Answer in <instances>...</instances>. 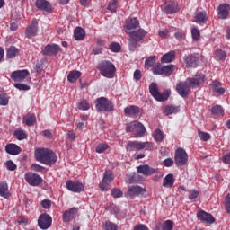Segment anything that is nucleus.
Segmentation results:
<instances>
[{"instance_id":"34","label":"nucleus","mask_w":230,"mask_h":230,"mask_svg":"<svg viewBox=\"0 0 230 230\" xmlns=\"http://www.w3.org/2000/svg\"><path fill=\"white\" fill-rule=\"evenodd\" d=\"M0 197L4 199H9L10 197V190H8V183L6 181L0 182Z\"/></svg>"},{"instance_id":"47","label":"nucleus","mask_w":230,"mask_h":230,"mask_svg":"<svg viewBox=\"0 0 230 230\" xmlns=\"http://www.w3.org/2000/svg\"><path fill=\"white\" fill-rule=\"evenodd\" d=\"M14 136L16 137L18 141H22V139H26V137H28L26 132H24L23 130H16L14 132Z\"/></svg>"},{"instance_id":"32","label":"nucleus","mask_w":230,"mask_h":230,"mask_svg":"<svg viewBox=\"0 0 230 230\" xmlns=\"http://www.w3.org/2000/svg\"><path fill=\"white\" fill-rule=\"evenodd\" d=\"M197 24H206L208 22V13L204 11L198 12L195 14Z\"/></svg>"},{"instance_id":"41","label":"nucleus","mask_w":230,"mask_h":230,"mask_svg":"<svg viewBox=\"0 0 230 230\" xmlns=\"http://www.w3.org/2000/svg\"><path fill=\"white\" fill-rule=\"evenodd\" d=\"M211 112L212 114H214V116H224V108L221 105L213 106L211 109Z\"/></svg>"},{"instance_id":"40","label":"nucleus","mask_w":230,"mask_h":230,"mask_svg":"<svg viewBox=\"0 0 230 230\" xmlns=\"http://www.w3.org/2000/svg\"><path fill=\"white\" fill-rule=\"evenodd\" d=\"M18 54H19V49L13 46H12L7 49L6 58H15V57H17Z\"/></svg>"},{"instance_id":"35","label":"nucleus","mask_w":230,"mask_h":230,"mask_svg":"<svg viewBox=\"0 0 230 230\" xmlns=\"http://www.w3.org/2000/svg\"><path fill=\"white\" fill-rule=\"evenodd\" d=\"M82 76V72L78 70H73L71 71L67 75V80L70 82V84H75L78 78Z\"/></svg>"},{"instance_id":"28","label":"nucleus","mask_w":230,"mask_h":230,"mask_svg":"<svg viewBox=\"0 0 230 230\" xmlns=\"http://www.w3.org/2000/svg\"><path fill=\"white\" fill-rule=\"evenodd\" d=\"M163 12L168 15H172V13H177V12H179V8H177V5L172 2L170 4H164Z\"/></svg>"},{"instance_id":"60","label":"nucleus","mask_w":230,"mask_h":230,"mask_svg":"<svg viewBox=\"0 0 230 230\" xmlns=\"http://www.w3.org/2000/svg\"><path fill=\"white\" fill-rule=\"evenodd\" d=\"M41 206L44 209H49V208H51V200H49V199L42 200Z\"/></svg>"},{"instance_id":"23","label":"nucleus","mask_w":230,"mask_h":230,"mask_svg":"<svg viewBox=\"0 0 230 230\" xmlns=\"http://www.w3.org/2000/svg\"><path fill=\"white\" fill-rule=\"evenodd\" d=\"M140 112H141V109L135 105H130L124 109V114L128 118H137Z\"/></svg>"},{"instance_id":"5","label":"nucleus","mask_w":230,"mask_h":230,"mask_svg":"<svg viewBox=\"0 0 230 230\" xmlns=\"http://www.w3.org/2000/svg\"><path fill=\"white\" fill-rule=\"evenodd\" d=\"M97 112H112L114 104L105 97L97 98L94 102Z\"/></svg>"},{"instance_id":"19","label":"nucleus","mask_w":230,"mask_h":230,"mask_svg":"<svg viewBox=\"0 0 230 230\" xmlns=\"http://www.w3.org/2000/svg\"><path fill=\"white\" fill-rule=\"evenodd\" d=\"M198 220L200 222H203V224H214L215 217L213 215L204 211L200 210L197 213Z\"/></svg>"},{"instance_id":"53","label":"nucleus","mask_w":230,"mask_h":230,"mask_svg":"<svg viewBox=\"0 0 230 230\" xmlns=\"http://www.w3.org/2000/svg\"><path fill=\"white\" fill-rule=\"evenodd\" d=\"M5 165L7 170H9L10 172H13L14 170H17V165L12 160L7 161Z\"/></svg>"},{"instance_id":"51","label":"nucleus","mask_w":230,"mask_h":230,"mask_svg":"<svg viewBox=\"0 0 230 230\" xmlns=\"http://www.w3.org/2000/svg\"><path fill=\"white\" fill-rule=\"evenodd\" d=\"M104 229L105 230H118V225H116L111 221H106Z\"/></svg>"},{"instance_id":"37","label":"nucleus","mask_w":230,"mask_h":230,"mask_svg":"<svg viewBox=\"0 0 230 230\" xmlns=\"http://www.w3.org/2000/svg\"><path fill=\"white\" fill-rule=\"evenodd\" d=\"M35 121H37V118L33 114H28L23 117V123H25L27 127H33Z\"/></svg>"},{"instance_id":"63","label":"nucleus","mask_w":230,"mask_h":230,"mask_svg":"<svg viewBox=\"0 0 230 230\" xmlns=\"http://www.w3.org/2000/svg\"><path fill=\"white\" fill-rule=\"evenodd\" d=\"M31 170H33V172H42L44 167L37 164H32Z\"/></svg>"},{"instance_id":"52","label":"nucleus","mask_w":230,"mask_h":230,"mask_svg":"<svg viewBox=\"0 0 230 230\" xmlns=\"http://www.w3.org/2000/svg\"><path fill=\"white\" fill-rule=\"evenodd\" d=\"M155 64V56H151L146 59L145 66L146 67H152Z\"/></svg>"},{"instance_id":"48","label":"nucleus","mask_w":230,"mask_h":230,"mask_svg":"<svg viewBox=\"0 0 230 230\" xmlns=\"http://www.w3.org/2000/svg\"><path fill=\"white\" fill-rule=\"evenodd\" d=\"M108 10L111 11L113 13H116V10H118V0H111L108 5Z\"/></svg>"},{"instance_id":"12","label":"nucleus","mask_w":230,"mask_h":230,"mask_svg":"<svg viewBox=\"0 0 230 230\" xmlns=\"http://www.w3.org/2000/svg\"><path fill=\"white\" fill-rule=\"evenodd\" d=\"M176 91L180 96L182 98H186L190 93H191V86L190 83L188 82V79H186L185 82H180L176 85Z\"/></svg>"},{"instance_id":"45","label":"nucleus","mask_w":230,"mask_h":230,"mask_svg":"<svg viewBox=\"0 0 230 230\" xmlns=\"http://www.w3.org/2000/svg\"><path fill=\"white\" fill-rule=\"evenodd\" d=\"M109 49H111V51H112L113 53H119V51H121V46L119 45V43L112 42L110 44Z\"/></svg>"},{"instance_id":"44","label":"nucleus","mask_w":230,"mask_h":230,"mask_svg":"<svg viewBox=\"0 0 230 230\" xmlns=\"http://www.w3.org/2000/svg\"><path fill=\"white\" fill-rule=\"evenodd\" d=\"M77 107L80 111H89V102L83 99L78 102Z\"/></svg>"},{"instance_id":"55","label":"nucleus","mask_w":230,"mask_h":230,"mask_svg":"<svg viewBox=\"0 0 230 230\" xmlns=\"http://www.w3.org/2000/svg\"><path fill=\"white\" fill-rule=\"evenodd\" d=\"M216 57L219 60H226V51H224L222 49H217V50H216Z\"/></svg>"},{"instance_id":"9","label":"nucleus","mask_w":230,"mask_h":230,"mask_svg":"<svg viewBox=\"0 0 230 230\" xmlns=\"http://www.w3.org/2000/svg\"><path fill=\"white\" fill-rule=\"evenodd\" d=\"M24 179L30 186H40L42 184V177L35 172L25 173Z\"/></svg>"},{"instance_id":"36","label":"nucleus","mask_w":230,"mask_h":230,"mask_svg":"<svg viewBox=\"0 0 230 230\" xmlns=\"http://www.w3.org/2000/svg\"><path fill=\"white\" fill-rule=\"evenodd\" d=\"M75 40H83L85 39V31L82 27H76L74 31Z\"/></svg>"},{"instance_id":"58","label":"nucleus","mask_w":230,"mask_h":230,"mask_svg":"<svg viewBox=\"0 0 230 230\" xmlns=\"http://www.w3.org/2000/svg\"><path fill=\"white\" fill-rule=\"evenodd\" d=\"M174 37L177 39V40H182L184 37H186V33L182 31H179L174 33Z\"/></svg>"},{"instance_id":"30","label":"nucleus","mask_w":230,"mask_h":230,"mask_svg":"<svg viewBox=\"0 0 230 230\" xmlns=\"http://www.w3.org/2000/svg\"><path fill=\"white\" fill-rule=\"evenodd\" d=\"M211 89L214 93H217V94H224L226 93V89L222 87V83L217 80H214L211 83Z\"/></svg>"},{"instance_id":"15","label":"nucleus","mask_w":230,"mask_h":230,"mask_svg":"<svg viewBox=\"0 0 230 230\" xmlns=\"http://www.w3.org/2000/svg\"><path fill=\"white\" fill-rule=\"evenodd\" d=\"M60 53V45L58 44H48L42 50V54L46 57H53V55H58Z\"/></svg>"},{"instance_id":"25","label":"nucleus","mask_w":230,"mask_h":230,"mask_svg":"<svg viewBox=\"0 0 230 230\" xmlns=\"http://www.w3.org/2000/svg\"><path fill=\"white\" fill-rule=\"evenodd\" d=\"M39 31V22L37 20H33L31 22V24L27 27L25 31L26 37L29 39L31 37L37 36V32Z\"/></svg>"},{"instance_id":"14","label":"nucleus","mask_w":230,"mask_h":230,"mask_svg":"<svg viewBox=\"0 0 230 230\" xmlns=\"http://www.w3.org/2000/svg\"><path fill=\"white\" fill-rule=\"evenodd\" d=\"M66 186L68 191H72L73 193H82L84 191V183L80 181L68 180L66 182Z\"/></svg>"},{"instance_id":"24","label":"nucleus","mask_w":230,"mask_h":230,"mask_svg":"<svg viewBox=\"0 0 230 230\" xmlns=\"http://www.w3.org/2000/svg\"><path fill=\"white\" fill-rule=\"evenodd\" d=\"M230 4H221L217 7V15L219 19H227L229 17Z\"/></svg>"},{"instance_id":"1","label":"nucleus","mask_w":230,"mask_h":230,"mask_svg":"<svg viewBox=\"0 0 230 230\" xmlns=\"http://www.w3.org/2000/svg\"><path fill=\"white\" fill-rule=\"evenodd\" d=\"M35 157L42 164L51 166L58 161V156L55 152L48 148H38L35 150Z\"/></svg>"},{"instance_id":"50","label":"nucleus","mask_w":230,"mask_h":230,"mask_svg":"<svg viewBox=\"0 0 230 230\" xmlns=\"http://www.w3.org/2000/svg\"><path fill=\"white\" fill-rule=\"evenodd\" d=\"M107 148H109V145L102 143L97 146L95 152L97 154H103Z\"/></svg>"},{"instance_id":"4","label":"nucleus","mask_w":230,"mask_h":230,"mask_svg":"<svg viewBox=\"0 0 230 230\" xmlns=\"http://www.w3.org/2000/svg\"><path fill=\"white\" fill-rule=\"evenodd\" d=\"M154 144L152 142H141V141H129L126 145V150L128 152H136L141 150H152Z\"/></svg>"},{"instance_id":"59","label":"nucleus","mask_w":230,"mask_h":230,"mask_svg":"<svg viewBox=\"0 0 230 230\" xmlns=\"http://www.w3.org/2000/svg\"><path fill=\"white\" fill-rule=\"evenodd\" d=\"M197 197H199V191L198 190H190L189 191V199L190 200H195V199H197Z\"/></svg>"},{"instance_id":"43","label":"nucleus","mask_w":230,"mask_h":230,"mask_svg":"<svg viewBox=\"0 0 230 230\" xmlns=\"http://www.w3.org/2000/svg\"><path fill=\"white\" fill-rule=\"evenodd\" d=\"M153 137L155 141H157L158 143H161V141H163L164 136L163 135L161 129H156L154 133H153Z\"/></svg>"},{"instance_id":"57","label":"nucleus","mask_w":230,"mask_h":230,"mask_svg":"<svg viewBox=\"0 0 230 230\" xmlns=\"http://www.w3.org/2000/svg\"><path fill=\"white\" fill-rule=\"evenodd\" d=\"M14 87L19 91H30V85L22 84H15Z\"/></svg>"},{"instance_id":"22","label":"nucleus","mask_w":230,"mask_h":230,"mask_svg":"<svg viewBox=\"0 0 230 230\" xmlns=\"http://www.w3.org/2000/svg\"><path fill=\"white\" fill-rule=\"evenodd\" d=\"M156 172L157 169L150 167L148 164H142L137 167V172L146 175V177H150V175H154Z\"/></svg>"},{"instance_id":"64","label":"nucleus","mask_w":230,"mask_h":230,"mask_svg":"<svg viewBox=\"0 0 230 230\" xmlns=\"http://www.w3.org/2000/svg\"><path fill=\"white\" fill-rule=\"evenodd\" d=\"M134 230H150V229H148V226H146V225L138 224L135 226Z\"/></svg>"},{"instance_id":"56","label":"nucleus","mask_w":230,"mask_h":230,"mask_svg":"<svg viewBox=\"0 0 230 230\" xmlns=\"http://www.w3.org/2000/svg\"><path fill=\"white\" fill-rule=\"evenodd\" d=\"M153 75H163V66L161 65H156L152 68Z\"/></svg>"},{"instance_id":"3","label":"nucleus","mask_w":230,"mask_h":230,"mask_svg":"<svg viewBox=\"0 0 230 230\" xmlns=\"http://www.w3.org/2000/svg\"><path fill=\"white\" fill-rule=\"evenodd\" d=\"M149 93L156 102H166L170 98V93L172 91L165 90L163 93L159 92V87L157 83H151L149 84Z\"/></svg>"},{"instance_id":"46","label":"nucleus","mask_w":230,"mask_h":230,"mask_svg":"<svg viewBox=\"0 0 230 230\" xmlns=\"http://www.w3.org/2000/svg\"><path fill=\"white\" fill-rule=\"evenodd\" d=\"M198 135L201 141H209L211 139V135L208 132L198 130Z\"/></svg>"},{"instance_id":"7","label":"nucleus","mask_w":230,"mask_h":230,"mask_svg":"<svg viewBox=\"0 0 230 230\" xmlns=\"http://www.w3.org/2000/svg\"><path fill=\"white\" fill-rule=\"evenodd\" d=\"M126 132H136V137H143L146 134V128L143 123L134 120L126 126Z\"/></svg>"},{"instance_id":"11","label":"nucleus","mask_w":230,"mask_h":230,"mask_svg":"<svg viewBox=\"0 0 230 230\" xmlns=\"http://www.w3.org/2000/svg\"><path fill=\"white\" fill-rule=\"evenodd\" d=\"M142 193H145V189L138 185H132L128 187L127 191L125 192L124 196L127 199H134L135 197H139Z\"/></svg>"},{"instance_id":"8","label":"nucleus","mask_w":230,"mask_h":230,"mask_svg":"<svg viewBox=\"0 0 230 230\" xmlns=\"http://www.w3.org/2000/svg\"><path fill=\"white\" fill-rule=\"evenodd\" d=\"M174 161L178 166H184L188 163V153L182 147L175 151Z\"/></svg>"},{"instance_id":"31","label":"nucleus","mask_w":230,"mask_h":230,"mask_svg":"<svg viewBox=\"0 0 230 230\" xmlns=\"http://www.w3.org/2000/svg\"><path fill=\"white\" fill-rule=\"evenodd\" d=\"M173 184H175V178H173V174H167L163 180L164 188H172Z\"/></svg>"},{"instance_id":"29","label":"nucleus","mask_w":230,"mask_h":230,"mask_svg":"<svg viewBox=\"0 0 230 230\" xmlns=\"http://www.w3.org/2000/svg\"><path fill=\"white\" fill-rule=\"evenodd\" d=\"M5 152L10 155H19L21 152V147L15 144H7L5 146Z\"/></svg>"},{"instance_id":"49","label":"nucleus","mask_w":230,"mask_h":230,"mask_svg":"<svg viewBox=\"0 0 230 230\" xmlns=\"http://www.w3.org/2000/svg\"><path fill=\"white\" fill-rule=\"evenodd\" d=\"M111 196H113L114 199H121V197H123V191L118 188H114L111 190Z\"/></svg>"},{"instance_id":"26","label":"nucleus","mask_w":230,"mask_h":230,"mask_svg":"<svg viewBox=\"0 0 230 230\" xmlns=\"http://www.w3.org/2000/svg\"><path fill=\"white\" fill-rule=\"evenodd\" d=\"M186 67H197L199 66V57L189 55L184 57Z\"/></svg>"},{"instance_id":"61","label":"nucleus","mask_w":230,"mask_h":230,"mask_svg":"<svg viewBox=\"0 0 230 230\" xmlns=\"http://www.w3.org/2000/svg\"><path fill=\"white\" fill-rule=\"evenodd\" d=\"M225 206L227 213H230V194L225 199Z\"/></svg>"},{"instance_id":"20","label":"nucleus","mask_w":230,"mask_h":230,"mask_svg":"<svg viewBox=\"0 0 230 230\" xmlns=\"http://www.w3.org/2000/svg\"><path fill=\"white\" fill-rule=\"evenodd\" d=\"M30 75V71L28 70H18L13 71L11 74V78L13 80V82H24V79L26 76Z\"/></svg>"},{"instance_id":"13","label":"nucleus","mask_w":230,"mask_h":230,"mask_svg":"<svg viewBox=\"0 0 230 230\" xmlns=\"http://www.w3.org/2000/svg\"><path fill=\"white\" fill-rule=\"evenodd\" d=\"M187 81L192 89H197L200 87V84L206 82V75L198 73L195 76L187 78Z\"/></svg>"},{"instance_id":"16","label":"nucleus","mask_w":230,"mask_h":230,"mask_svg":"<svg viewBox=\"0 0 230 230\" xmlns=\"http://www.w3.org/2000/svg\"><path fill=\"white\" fill-rule=\"evenodd\" d=\"M114 181L112 173L105 172L102 182H100L99 187L101 191H107L109 190V185Z\"/></svg>"},{"instance_id":"21","label":"nucleus","mask_w":230,"mask_h":230,"mask_svg":"<svg viewBox=\"0 0 230 230\" xmlns=\"http://www.w3.org/2000/svg\"><path fill=\"white\" fill-rule=\"evenodd\" d=\"M78 213V208H72L63 213L62 218L63 222H73L75 218L76 217V214Z\"/></svg>"},{"instance_id":"18","label":"nucleus","mask_w":230,"mask_h":230,"mask_svg":"<svg viewBox=\"0 0 230 230\" xmlns=\"http://www.w3.org/2000/svg\"><path fill=\"white\" fill-rule=\"evenodd\" d=\"M136 28H139V20H137V18H128L126 25L124 26L127 35L136 31Z\"/></svg>"},{"instance_id":"6","label":"nucleus","mask_w":230,"mask_h":230,"mask_svg":"<svg viewBox=\"0 0 230 230\" xmlns=\"http://www.w3.org/2000/svg\"><path fill=\"white\" fill-rule=\"evenodd\" d=\"M99 69L102 76L105 78H114L116 66L111 61L104 60L99 64Z\"/></svg>"},{"instance_id":"39","label":"nucleus","mask_w":230,"mask_h":230,"mask_svg":"<svg viewBox=\"0 0 230 230\" xmlns=\"http://www.w3.org/2000/svg\"><path fill=\"white\" fill-rule=\"evenodd\" d=\"M175 69V66L173 65H167L162 66V75H164L165 76H170Z\"/></svg>"},{"instance_id":"27","label":"nucleus","mask_w":230,"mask_h":230,"mask_svg":"<svg viewBox=\"0 0 230 230\" xmlns=\"http://www.w3.org/2000/svg\"><path fill=\"white\" fill-rule=\"evenodd\" d=\"M153 230H173V221L166 220L164 223H157Z\"/></svg>"},{"instance_id":"10","label":"nucleus","mask_w":230,"mask_h":230,"mask_svg":"<svg viewBox=\"0 0 230 230\" xmlns=\"http://www.w3.org/2000/svg\"><path fill=\"white\" fill-rule=\"evenodd\" d=\"M51 224H53V218L51 216H49V214H41L39 217L38 226L40 229H49V227H51Z\"/></svg>"},{"instance_id":"42","label":"nucleus","mask_w":230,"mask_h":230,"mask_svg":"<svg viewBox=\"0 0 230 230\" xmlns=\"http://www.w3.org/2000/svg\"><path fill=\"white\" fill-rule=\"evenodd\" d=\"M8 95L4 92L0 91V105L5 107V105H8Z\"/></svg>"},{"instance_id":"33","label":"nucleus","mask_w":230,"mask_h":230,"mask_svg":"<svg viewBox=\"0 0 230 230\" xmlns=\"http://www.w3.org/2000/svg\"><path fill=\"white\" fill-rule=\"evenodd\" d=\"M174 60H175V52L173 50L165 53L161 58L162 64H170V62H173Z\"/></svg>"},{"instance_id":"38","label":"nucleus","mask_w":230,"mask_h":230,"mask_svg":"<svg viewBox=\"0 0 230 230\" xmlns=\"http://www.w3.org/2000/svg\"><path fill=\"white\" fill-rule=\"evenodd\" d=\"M164 112L165 116H172V114H177V112H179V107L175 105L166 106Z\"/></svg>"},{"instance_id":"54","label":"nucleus","mask_w":230,"mask_h":230,"mask_svg":"<svg viewBox=\"0 0 230 230\" xmlns=\"http://www.w3.org/2000/svg\"><path fill=\"white\" fill-rule=\"evenodd\" d=\"M191 35L193 40H199V39H200V31L197 28L191 29Z\"/></svg>"},{"instance_id":"62","label":"nucleus","mask_w":230,"mask_h":230,"mask_svg":"<svg viewBox=\"0 0 230 230\" xmlns=\"http://www.w3.org/2000/svg\"><path fill=\"white\" fill-rule=\"evenodd\" d=\"M164 166H166L167 168H170V166H173V159L167 158L163 161Z\"/></svg>"},{"instance_id":"2","label":"nucleus","mask_w":230,"mask_h":230,"mask_svg":"<svg viewBox=\"0 0 230 230\" xmlns=\"http://www.w3.org/2000/svg\"><path fill=\"white\" fill-rule=\"evenodd\" d=\"M146 31L144 29L135 30L128 33L129 36L128 48L130 51H136V49L139 48V42L146 37Z\"/></svg>"},{"instance_id":"17","label":"nucleus","mask_w":230,"mask_h":230,"mask_svg":"<svg viewBox=\"0 0 230 230\" xmlns=\"http://www.w3.org/2000/svg\"><path fill=\"white\" fill-rule=\"evenodd\" d=\"M35 6L38 10L41 12H46L47 13H52L53 8L51 7V4L47 0H36Z\"/></svg>"}]
</instances>
